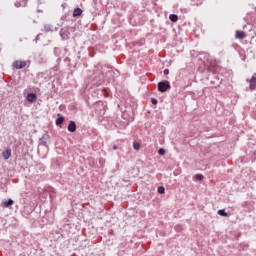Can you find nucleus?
Listing matches in <instances>:
<instances>
[{
  "mask_svg": "<svg viewBox=\"0 0 256 256\" xmlns=\"http://www.w3.org/2000/svg\"><path fill=\"white\" fill-rule=\"evenodd\" d=\"M168 89H171L169 81H162L158 83V91H160V93H165Z\"/></svg>",
  "mask_w": 256,
  "mask_h": 256,
  "instance_id": "nucleus-1",
  "label": "nucleus"
},
{
  "mask_svg": "<svg viewBox=\"0 0 256 256\" xmlns=\"http://www.w3.org/2000/svg\"><path fill=\"white\" fill-rule=\"evenodd\" d=\"M218 215H221L222 217H227V212H225L224 209L218 210Z\"/></svg>",
  "mask_w": 256,
  "mask_h": 256,
  "instance_id": "nucleus-11",
  "label": "nucleus"
},
{
  "mask_svg": "<svg viewBox=\"0 0 256 256\" xmlns=\"http://www.w3.org/2000/svg\"><path fill=\"white\" fill-rule=\"evenodd\" d=\"M151 103H152V105H157V99L152 98V99H151Z\"/></svg>",
  "mask_w": 256,
  "mask_h": 256,
  "instance_id": "nucleus-17",
  "label": "nucleus"
},
{
  "mask_svg": "<svg viewBox=\"0 0 256 256\" xmlns=\"http://www.w3.org/2000/svg\"><path fill=\"white\" fill-rule=\"evenodd\" d=\"M195 179H196V181H203V175L202 174H197L195 176Z\"/></svg>",
  "mask_w": 256,
  "mask_h": 256,
  "instance_id": "nucleus-15",
  "label": "nucleus"
},
{
  "mask_svg": "<svg viewBox=\"0 0 256 256\" xmlns=\"http://www.w3.org/2000/svg\"><path fill=\"white\" fill-rule=\"evenodd\" d=\"M68 131H70V133H75L77 131V124H75V121H70Z\"/></svg>",
  "mask_w": 256,
  "mask_h": 256,
  "instance_id": "nucleus-4",
  "label": "nucleus"
},
{
  "mask_svg": "<svg viewBox=\"0 0 256 256\" xmlns=\"http://www.w3.org/2000/svg\"><path fill=\"white\" fill-rule=\"evenodd\" d=\"M249 83V89L250 91H255L256 89V73H254L250 80H247Z\"/></svg>",
  "mask_w": 256,
  "mask_h": 256,
  "instance_id": "nucleus-3",
  "label": "nucleus"
},
{
  "mask_svg": "<svg viewBox=\"0 0 256 256\" xmlns=\"http://www.w3.org/2000/svg\"><path fill=\"white\" fill-rule=\"evenodd\" d=\"M158 193L160 195H164L165 194V187H163V186L158 187Z\"/></svg>",
  "mask_w": 256,
  "mask_h": 256,
  "instance_id": "nucleus-14",
  "label": "nucleus"
},
{
  "mask_svg": "<svg viewBox=\"0 0 256 256\" xmlns=\"http://www.w3.org/2000/svg\"><path fill=\"white\" fill-rule=\"evenodd\" d=\"M2 157L5 159V161H7V159L11 157V149L7 148L6 151L2 153Z\"/></svg>",
  "mask_w": 256,
  "mask_h": 256,
  "instance_id": "nucleus-7",
  "label": "nucleus"
},
{
  "mask_svg": "<svg viewBox=\"0 0 256 256\" xmlns=\"http://www.w3.org/2000/svg\"><path fill=\"white\" fill-rule=\"evenodd\" d=\"M245 37H247V34H245V32L239 31V30L236 31L235 33L236 39H245Z\"/></svg>",
  "mask_w": 256,
  "mask_h": 256,
  "instance_id": "nucleus-6",
  "label": "nucleus"
},
{
  "mask_svg": "<svg viewBox=\"0 0 256 256\" xmlns=\"http://www.w3.org/2000/svg\"><path fill=\"white\" fill-rule=\"evenodd\" d=\"M13 67L15 69H25V67H27V62L23 61V60H16L13 63Z\"/></svg>",
  "mask_w": 256,
  "mask_h": 256,
  "instance_id": "nucleus-2",
  "label": "nucleus"
},
{
  "mask_svg": "<svg viewBox=\"0 0 256 256\" xmlns=\"http://www.w3.org/2000/svg\"><path fill=\"white\" fill-rule=\"evenodd\" d=\"M15 203V201L9 199L8 201L3 202V207H11V205H13Z\"/></svg>",
  "mask_w": 256,
  "mask_h": 256,
  "instance_id": "nucleus-10",
  "label": "nucleus"
},
{
  "mask_svg": "<svg viewBox=\"0 0 256 256\" xmlns=\"http://www.w3.org/2000/svg\"><path fill=\"white\" fill-rule=\"evenodd\" d=\"M83 15V10L81 8H76L73 11V17H81Z\"/></svg>",
  "mask_w": 256,
  "mask_h": 256,
  "instance_id": "nucleus-8",
  "label": "nucleus"
},
{
  "mask_svg": "<svg viewBox=\"0 0 256 256\" xmlns=\"http://www.w3.org/2000/svg\"><path fill=\"white\" fill-rule=\"evenodd\" d=\"M113 150H114V151H117V145H114V146H113Z\"/></svg>",
  "mask_w": 256,
  "mask_h": 256,
  "instance_id": "nucleus-19",
  "label": "nucleus"
},
{
  "mask_svg": "<svg viewBox=\"0 0 256 256\" xmlns=\"http://www.w3.org/2000/svg\"><path fill=\"white\" fill-rule=\"evenodd\" d=\"M169 19L172 23H177V21H179V17L175 14H170Z\"/></svg>",
  "mask_w": 256,
  "mask_h": 256,
  "instance_id": "nucleus-9",
  "label": "nucleus"
},
{
  "mask_svg": "<svg viewBox=\"0 0 256 256\" xmlns=\"http://www.w3.org/2000/svg\"><path fill=\"white\" fill-rule=\"evenodd\" d=\"M164 75H169V69L164 70Z\"/></svg>",
  "mask_w": 256,
  "mask_h": 256,
  "instance_id": "nucleus-18",
  "label": "nucleus"
},
{
  "mask_svg": "<svg viewBox=\"0 0 256 256\" xmlns=\"http://www.w3.org/2000/svg\"><path fill=\"white\" fill-rule=\"evenodd\" d=\"M133 147L136 151H139L141 149V144L137 143V142H134L133 143Z\"/></svg>",
  "mask_w": 256,
  "mask_h": 256,
  "instance_id": "nucleus-13",
  "label": "nucleus"
},
{
  "mask_svg": "<svg viewBox=\"0 0 256 256\" xmlns=\"http://www.w3.org/2000/svg\"><path fill=\"white\" fill-rule=\"evenodd\" d=\"M27 101L29 103H35V101H37V95L33 94V93H29L26 97Z\"/></svg>",
  "mask_w": 256,
  "mask_h": 256,
  "instance_id": "nucleus-5",
  "label": "nucleus"
},
{
  "mask_svg": "<svg viewBox=\"0 0 256 256\" xmlns=\"http://www.w3.org/2000/svg\"><path fill=\"white\" fill-rule=\"evenodd\" d=\"M158 154H160V155H165V149L160 148V149L158 150Z\"/></svg>",
  "mask_w": 256,
  "mask_h": 256,
  "instance_id": "nucleus-16",
  "label": "nucleus"
},
{
  "mask_svg": "<svg viewBox=\"0 0 256 256\" xmlns=\"http://www.w3.org/2000/svg\"><path fill=\"white\" fill-rule=\"evenodd\" d=\"M63 121H65V118H63V117L57 118L56 125H62Z\"/></svg>",
  "mask_w": 256,
  "mask_h": 256,
  "instance_id": "nucleus-12",
  "label": "nucleus"
}]
</instances>
